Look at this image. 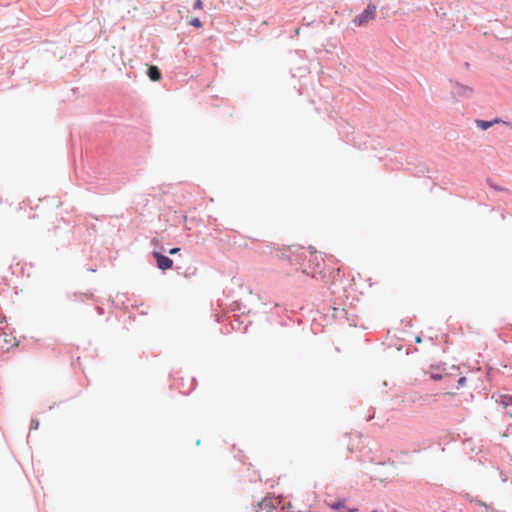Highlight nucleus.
Listing matches in <instances>:
<instances>
[{"label":"nucleus","instance_id":"b1692460","mask_svg":"<svg viewBox=\"0 0 512 512\" xmlns=\"http://www.w3.org/2000/svg\"><path fill=\"white\" fill-rule=\"evenodd\" d=\"M415 342L420 343L421 342V337L420 336H416L415 337Z\"/></svg>","mask_w":512,"mask_h":512},{"label":"nucleus","instance_id":"f03ea898","mask_svg":"<svg viewBox=\"0 0 512 512\" xmlns=\"http://www.w3.org/2000/svg\"><path fill=\"white\" fill-rule=\"evenodd\" d=\"M376 17V5L369 3L367 7L352 20L353 24L358 27L365 26L370 20Z\"/></svg>","mask_w":512,"mask_h":512},{"label":"nucleus","instance_id":"1a4fd4ad","mask_svg":"<svg viewBox=\"0 0 512 512\" xmlns=\"http://www.w3.org/2000/svg\"><path fill=\"white\" fill-rule=\"evenodd\" d=\"M475 123L476 126L483 131L493 126L491 120L476 119Z\"/></svg>","mask_w":512,"mask_h":512},{"label":"nucleus","instance_id":"bb28decb","mask_svg":"<svg viewBox=\"0 0 512 512\" xmlns=\"http://www.w3.org/2000/svg\"><path fill=\"white\" fill-rule=\"evenodd\" d=\"M450 369L455 370V371L458 370V368L455 365L450 366Z\"/></svg>","mask_w":512,"mask_h":512},{"label":"nucleus","instance_id":"ddd939ff","mask_svg":"<svg viewBox=\"0 0 512 512\" xmlns=\"http://www.w3.org/2000/svg\"><path fill=\"white\" fill-rule=\"evenodd\" d=\"M189 24L195 28H201L203 27V22L198 17H193L189 21Z\"/></svg>","mask_w":512,"mask_h":512},{"label":"nucleus","instance_id":"393cba45","mask_svg":"<svg viewBox=\"0 0 512 512\" xmlns=\"http://www.w3.org/2000/svg\"><path fill=\"white\" fill-rule=\"evenodd\" d=\"M299 32H300V28H296L295 31H294L295 35H298Z\"/></svg>","mask_w":512,"mask_h":512},{"label":"nucleus","instance_id":"2f4dec72","mask_svg":"<svg viewBox=\"0 0 512 512\" xmlns=\"http://www.w3.org/2000/svg\"><path fill=\"white\" fill-rule=\"evenodd\" d=\"M311 320L316 321V320H317V317H316V316H314Z\"/></svg>","mask_w":512,"mask_h":512},{"label":"nucleus","instance_id":"473e14b6","mask_svg":"<svg viewBox=\"0 0 512 512\" xmlns=\"http://www.w3.org/2000/svg\"><path fill=\"white\" fill-rule=\"evenodd\" d=\"M372 512H378L377 510H373Z\"/></svg>","mask_w":512,"mask_h":512},{"label":"nucleus","instance_id":"0eeeda50","mask_svg":"<svg viewBox=\"0 0 512 512\" xmlns=\"http://www.w3.org/2000/svg\"><path fill=\"white\" fill-rule=\"evenodd\" d=\"M146 75L152 82H157L162 79V72L156 65H149L146 70Z\"/></svg>","mask_w":512,"mask_h":512},{"label":"nucleus","instance_id":"4be33fe9","mask_svg":"<svg viewBox=\"0 0 512 512\" xmlns=\"http://www.w3.org/2000/svg\"><path fill=\"white\" fill-rule=\"evenodd\" d=\"M96 308H97L98 313H99L100 315H102V314L104 313V310H103V308H102V307L97 306Z\"/></svg>","mask_w":512,"mask_h":512},{"label":"nucleus","instance_id":"5701e85b","mask_svg":"<svg viewBox=\"0 0 512 512\" xmlns=\"http://www.w3.org/2000/svg\"><path fill=\"white\" fill-rule=\"evenodd\" d=\"M231 322L229 324H226L225 327H226V331L225 333H229L230 332V329L228 328L230 326Z\"/></svg>","mask_w":512,"mask_h":512},{"label":"nucleus","instance_id":"423d86ee","mask_svg":"<svg viewBox=\"0 0 512 512\" xmlns=\"http://www.w3.org/2000/svg\"><path fill=\"white\" fill-rule=\"evenodd\" d=\"M329 310L332 311L331 315L328 313L325 314V317H331L333 320H349L348 313L344 308H336V307H329Z\"/></svg>","mask_w":512,"mask_h":512},{"label":"nucleus","instance_id":"cd10ccee","mask_svg":"<svg viewBox=\"0 0 512 512\" xmlns=\"http://www.w3.org/2000/svg\"><path fill=\"white\" fill-rule=\"evenodd\" d=\"M506 414H507L510 418H512V411H507V412H506Z\"/></svg>","mask_w":512,"mask_h":512},{"label":"nucleus","instance_id":"9d476101","mask_svg":"<svg viewBox=\"0 0 512 512\" xmlns=\"http://www.w3.org/2000/svg\"><path fill=\"white\" fill-rule=\"evenodd\" d=\"M327 505L332 510H338V512H339L341 509L345 508V500H337L335 502L328 503Z\"/></svg>","mask_w":512,"mask_h":512},{"label":"nucleus","instance_id":"f257e3e1","mask_svg":"<svg viewBox=\"0 0 512 512\" xmlns=\"http://www.w3.org/2000/svg\"><path fill=\"white\" fill-rule=\"evenodd\" d=\"M451 95L454 99H470L474 94V89L468 85H464L458 81L450 80Z\"/></svg>","mask_w":512,"mask_h":512},{"label":"nucleus","instance_id":"c756f323","mask_svg":"<svg viewBox=\"0 0 512 512\" xmlns=\"http://www.w3.org/2000/svg\"><path fill=\"white\" fill-rule=\"evenodd\" d=\"M285 318H286L285 320H292L290 315H286Z\"/></svg>","mask_w":512,"mask_h":512},{"label":"nucleus","instance_id":"20e7f679","mask_svg":"<svg viewBox=\"0 0 512 512\" xmlns=\"http://www.w3.org/2000/svg\"><path fill=\"white\" fill-rule=\"evenodd\" d=\"M430 376V378L434 381L442 380L446 377H449L451 374L448 372V367L446 363L439 362L435 364H431L429 366V370L425 372Z\"/></svg>","mask_w":512,"mask_h":512},{"label":"nucleus","instance_id":"39448f33","mask_svg":"<svg viewBox=\"0 0 512 512\" xmlns=\"http://www.w3.org/2000/svg\"><path fill=\"white\" fill-rule=\"evenodd\" d=\"M231 311L235 312V311H238L239 314H234L233 317L234 319L233 320H239L241 316L243 315H250L251 314V310L247 308L246 305L242 304L241 302H238V301H235L232 303L231 305Z\"/></svg>","mask_w":512,"mask_h":512},{"label":"nucleus","instance_id":"f3484780","mask_svg":"<svg viewBox=\"0 0 512 512\" xmlns=\"http://www.w3.org/2000/svg\"><path fill=\"white\" fill-rule=\"evenodd\" d=\"M38 427H39L38 419H32L31 423H30V429L31 430H36V429H38Z\"/></svg>","mask_w":512,"mask_h":512},{"label":"nucleus","instance_id":"7c9ffc66","mask_svg":"<svg viewBox=\"0 0 512 512\" xmlns=\"http://www.w3.org/2000/svg\"><path fill=\"white\" fill-rule=\"evenodd\" d=\"M309 249L311 250V252H316V250H314L312 246H309Z\"/></svg>","mask_w":512,"mask_h":512},{"label":"nucleus","instance_id":"c85d7f7f","mask_svg":"<svg viewBox=\"0 0 512 512\" xmlns=\"http://www.w3.org/2000/svg\"><path fill=\"white\" fill-rule=\"evenodd\" d=\"M146 314H147V313H146L145 311H143V310H141V311L139 312V315H146Z\"/></svg>","mask_w":512,"mask_h":512},{"label":"nucleus","instance_id":"a878e982","mask_svg":"<svg viewBox=\"0 0 512 512\" xmlns=\"http://www.w3.org/2000/svg\"><path fill=\"white\" fill-rule=\"evenodd\" d=\"M215 320L220 321V320H223V319H222V317H221V316L217 315V316H216V318H215Z\"/></svg>","mask_w":512,"mask_h":512},{"label":"nucleus","instance_id":"2eb2a0df","mask_svg":"<svg viewBox=\"0 0 512 512\" xmlns=\"http://www.w3.org/2000/svg\"><path fill=\"white\" fill-rule=\"evenodd\" d=\"M467 378L462 376L457 380L456 389H461L466 385Z\"/></svg>","mask_w":512,"mask_h":512},{"label":"nucleus","instance_id":"7ed1b4c3","mask_svg":"<svg viewBox=\"0 0 512 512\" xmlns=\"http://www.w3.org/2000/svg\"><path fill=\"white\" fill-rule=\"evenodd\" d=\"M166 250L164 247H160V250H153L152 256L156 262V267L162 271L169 270L173 267V260L165 255Z\"/></svg>","mask_w":512,"mask_h":512},{"label":"nucleus","instance_id":"9b49d317","mask_svg":"<svg viewBox=\"0 0 512 512\" xmlns=\"http://www.w3.org/2000/svg\"><path fill=\"white\" fill-rule=\"evenodd\" d=\"M67 298L70 299V300H80V301H84L85 298H88V296L86 294H83V293H73L72 295H70L69 293L67 294Z\"/></svg>","mask_w":512,"mask_h":512},{"label":"nucleus","instance_id":"412c9836","mask_svg":"<svg viewBox=\"0 0 512 512\" xmlns=\"http://www.w3.org/2000/svg\"><path fill=\"white\" fill-rule=\"evenodd\" d=\"M274 308H275V316L280 317V311H279L280 306L278 304H275Z\"/></svg>","mask_w":512,"mask_h":512},{"label":"nucleus","instance_id":"4468645a","mask_svg":"<svg viewBox=\"0 0 512 512\" xmlns=\"http://www.w3.org/2000/svg\"><path fill=\"white\" fill-rule=\"evenodd\" d=\"M491 122H492V125L497 124V123H503V124H505L506 126H508L510 129H512V123H511V122H509V121H504V120H502V119H501V118H499V117H495V118L491 119Z\"/></svg>","mask_w":512,"mask_h":512},{"label":"nucleus","instance_id":"6ab92c4d","mask_svg":"<svg viewBox=\"0 0 512 512\" xmlns=\"http://www.w3.org/2000/svg\"><path fill=\"white\" fill-rule=\"evenodd\" d=\"M181 249L179 247H173L166 251L169 255H175L177 254Z\"/></svg>","mask_w":512,"mask_h":512},{"label":"nucleus","instance_id":"aec40b11","mask_svg":"<svg viewBox=\"0 0 512 512\" xmlns=\"http://www.w3.org/2000/svg\"><path fill=\"white\" fill-rule=\"evenodd\" d=\"M357 511V508H347L345 506L344 509H341L339 512H356Z\"/></svg>","mask_w":512,"mask_h":512},{"label":"nucleus","instance_id":"6e6552de","mask_svg":"<svg viewBox=\"0 0 512 512\" xmlns=\"http://www.w3.org/2000/svg\"><path fill=\"white\" fill-rule=\"evenodd\" d=\"M258 512H283L282 508L274 506L271 500H263L260 503V509Z\"/></svg>","mask_w":512,"mask_h":512},{"label":"nucleus","instance_id":"f8f14e48","mask_svg":"<svg viewBox=\"0 0 512 512\" xmlns=\"http://www.w3.org/2000/svg\"><path fill=\"white\" fill-rule=\"evenodd\" d=\"M501 404L505 407L512 406V395L506 394L501 396Z\"/></svg>","mask_w":512,"mask_h":512},{"label":"nucleus","instance_id":"dca6fc26","mask_svg":"<svg viewBox=\"0 0 512 512\" xmlns=\"http://www.w3.org/2000/svg\"><path fill=\"white\" fill-rule=\"evenodd\" d=\"M487 183H488V185H489L492 189H494V190H496V191H504V190H505L503 187H501V186H499V185H497V184L493 183V182L491 181V179H489V178L487 179Z\"/></svg>","mask_w":512,"mask_h":512},{"label":"nucleus","instance_id":"a211bd4d","mask_svg":"<svg viewBox=\"0 0 512 512\" xmlns=\"http://www.w3.org/2000/svg\"><path fill=\"white\" fill-rule=\"evenodd\" d=\"M202 7H203L202 0H195V2L193 4V9L194 10H199V9H202Z\"/></svg>","mask_w":512,"mask_h":512}]
</instances>
